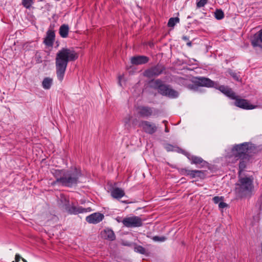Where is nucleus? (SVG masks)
<instances>
[{
	"label": "nucleus",
	"mask_w": 262,
	"mask_h": 262,
	"mask_svg": "<svg viewBox=\"0 0 262 262\" xmlns=\"http://www.w3.org/2000/svg\"><path fill=\"white\" fill-rule=\"evenodd\" d=\"M77 58L78 55L73 48H63L58 51L55 59V67L59 81L61 82L63 80L68 62Z\"/></svg>",
	"instance_id": "f257e3e1"
},
{
	"label": "nucleus",
	"mask_w": 262,
	"mask_h": 262,
	"mask_svg": "<svg viewBox=\"0 0 262 262\" xmlns=\"http://www.w3.org/2000/svg\"><path fill=\"white\" fill-rule=\"evenodd\" d=\"M249 143L245 142L242 144L234 145L231 148H228L226 150V158L229 163H234L237 160H240L239 163V171L242 173V171L246 167V164L244 159L246 158L249 148Z\"/></svg>",
	"instance_id": "f03ea898"
},
{
	"label": "nucleus",
	"mask_w": 262,
	"mask_h": 262,
	"mask_svg": "<svg viewBox=\"0 0 262 262\" xmlns=\"http://www.w3.org/2000/svg\"><path fill=\"white\" fill-rule=\"evenodd\" d=\"M51 172L56 178L54 183H60L67 187H72L78 183L81 176L80 171L76 168L72 170L52 169Z\"/></svg>",
	"instance_id": "7ed1b4c3"
},
{
	"label": "nucleus",
	"mask_w": 262,
	"mask_h": 262,
	"mask_svg": "<svg viewBox=\"0 0 262 262\" xmlns=\"http://www.w3.org/2000/svg\"><path fill=\"white\" fill-rule=\"evenodd\" d=\"M253 189V179L250 177L242 175L239 172L238 181L235 185V191L239 197L250 194Z\"/></svg>",
	"instance_id": "20e7f679"
},
{
	"label": "nucleus",
	"mask_w": 262,
	"mask_h": 262,
	"mask_svg": "<svg viewBox=\"0 0 262 262\" xmlns=\"http://www.w3.org/2000/svg\"><path fill=\"white\" fill-rule=\"evenodd\" d=\"M197 83L200 86L208 88H215L231 99L235 98V94L230 88L224 85H221L217 87V83L209 78L200 77L198 79Z\"/></svg>",
	"instance_id": "39448f33"
},
{
	"label": "nucleus",
	"mask_w": 262,
	"mask_h": 262,
	"mask_svg": "<svg viewBox=\"0 0 262 262\" xmlns=\"http://www.w3.org/2000/svg\"><path fill=\"white\" fill-rule=\"evenodd\" d=\"M127 228H136L142 226L143 220L138 216L132 215L124 217L121 221Z\"/></svg>",
	"instance_id": "423d86ee"
},
{
	"label": "nucleus",
	"mask_w": 262,
	"mask_h": 262,
	"mask_svg": "<svg viewBox=\"0 0 262 262\" xmlns=\"http://www.w3.org/2000/svg\"><path fill=\"white\" fill-rule=\"evenodd\" d=\"M66 211L71 214H77L92 211L90 207L83 208L81 206H76L73 204L69 203L64 208Z\"/></svg>",
	"instance_id": "0eeeda50"
},
{
	"label": "nucleus",
	"mask_w": 262,
	"mask_h": 262,
	"mask_svg": "<svg viewBox=\"0 0 262 262\" xmlns=\"http://www.w3.org/2000/svg\"><path fill=\"white\" fill-rule=\"evenodd\" d=\"M139 126L142 128L143 130L148 134H153L157 130V126L155 123L147 121H142L140 122Z\"/></svg>",
	"instance_id": "6e6552de"
},
{
	"label": "nucleus",
	"mask_w": 262,
	"mask_h": 262,
	"mask_svg": "<svg viewBox=\"0 0 262 262\" xmlns=\"http://www.w3.org/2000/svg\"><path fill=\"white\" fill-rule=\"evenodd\" d=\"M234 105L240 108L245 110H252L256 107V105L250 104L249 101L247 100L238 98L237 96L235 95Z\"/></svg>",
	"instance_id": "1a4fd4ad"
},
{
	"label": "nucleus",
	"mask_w": 262,
	"mask_h": 262,
	"mask_svg": "<svg viewBox=\"0 0 262 262\" xmlns=\"http://www.w3.org/2000/svg\"><path fill=\"white\" fill-rule=\"evenodd\" d=\"M152 86L157 89L159 93L163 96H166L170 87L162 84V82L158 79L152 82Z\"/></svg>",
	"instance_id": "9d476101"
},
{
	"label": "nucleus",
	"mask_w": 262,
	"mask_h": 262,
	"mask_svg": "<svg viewBox=\"0 0 262 262\" xmlns=\"http://www.w3.org/2000/svg\"><path fill=\"white\" fill-rule=\"evenodd\" d=\"M163 71V68L160 66H157L146 70L144 75L148 78H152L159 75Z\"/></svg>",
	"instance_id": "9b49d317"
},
{
	"label": "nucleus",
	"mask_w": 262,
	"mask_h": 262,
	"mask_svg": "<svg viewBox=\"0 0 262 262\" xmlns=\"http://www.w3.org/2000/svg\"><path fill=\"white\" fill-rule=\"evenodd\" d=\"M103 218V214L96 212L86 217V221L90 224H96L102 221Z\"/></svg>",
	"instance_id": "f8f14e48"
},
{
	"label": "nucleus",
	"mask_w": 262,
	"mask_h": 262,
	"mask_svg": "<svg viewBox=\"0 0 262 262\" xmlns=\"http://www.w3.org/2000/svg\"><path fill=\"white\" fill-rule=\"evenodd\" d=\"M100 235L102 238L110 241L115 240L116 237L114 231L111 229L108 228L102 230Z\"/></svg>",
	"instance_id": "ddd939ff"
},
{
	"label": "nucleus",
	"mask_w": 262,
	"mask_h": 262,
	"mask_svg": "<svg viewBox=\"0 0 262 262\" xmlns=\"http://www.w3.org/2000/svg\"><path fill=\"white\" fill-rule=\"evenodd\" d=\"M186 156L188 159L191 161V164L200 165L201 167H204L207 164L206 162L200 157L191 155L189 153L186 154Z\"/></svg>",
	"instance_id": "4468645a"
},
{
	"label": "nucleus",
	"mask_w": 262,
	"mask_h": 262,
	"mask_svg": "<svg viewBox=\"0 0 262 262\" xmlns=\"http://www.w3.org/2000/svg\"><path fill=\"white\" fill-rule=\"evenodd\" d=\"M55 34L54 31L49 30L47 32V36L43 41L44 43L48 47H52L55 40Z\"/></svg>",
	"instance_id": "2eb2a0df"
},
{
	"label": "nucleus",
	"mask_w": 262,
	"mask_h": 262,
	"mask_svg": "<svg viewBox=\"0 0 262 262\" xmlns=\"http://www.w3.org/2000/svg\"><path fill=\"white\" fill-rule=\"evenodd\" d=\"M148 61V58L145 56H137L131 58L132 63L135 65L144 64Z\"/></svg>",
	"instance_id": "dca6fc26"
},
{
	"label": "nucleus",
	"mask_w": 262,
	"mask_h": 262,
	"mask_svg": "<svg viewBox=\"0 0 262 262\" xmlns=\"http://www.w3.org/2000/svg\"><path fill=\"white\" fill-rule=\"evenodd\" d=\"M124 195L125 192L124 190L120 188H113L111 191L112 196L116 199H120Z\"/></svg>",
	"instance_id": "f3484780"
},
{
	"label": "nucleus",
	"mask_w": 262,
	"mask_h": 262,
	"mask_svg": "<svg viewBox=\"0 0 262 262\" xmlns=\"http://www.w3.org/2000/svg\"><path fill=\"white\" fill-rule=\"evenodd\" d=\"M138 113L142 117H148L151 115L152 111L148 107L142 106L139 108Z\"/></svg>",
	"instance_id": "a211bd4d"
},
{
	"label": "nucleus",
	"mask_w": 262,
	"mask_h": 262,
	"mask_svg": "<svg viewBox=\"0 0 262 262\" xmlns=\"http://www.w3.org/2000/svg\"><path fill=\"white\" fill-rule=\"evenodd\" d=\"M69 27L67 25L63 24L59 28V33L61 37L66 38L69 33Z\"/></svg>",
	"instance_id": "6ab92c4d"
},
{
	"label": "nucleus",
	"mask_w": 262,
	"mask_h": 262,
	"mask_svg": "<svg viewBox=\"0 0 262 262\" xmlns=\"http://www.w3.org/2000/svg\"><path fill=\"white\" fill-rule=\"evenodd\" d=\"M53 84V79L50 77H46L42 82V86L45 90H49Z\"/></svg>",
	"instance_id": "aec40b11"
},
{
	"label": "nucleus",
	"mask_w": 262,
	"mask_h": 262,
	"mask_svg": "<svg viewBox=\"0 0 262 262\" xmlns=\"http://www.w3.org/2000/svg\"><path fill=\"white\" fill-rule=\"evenodd\" d=\"M70 202L66 196L61 194L60 198L58 202L59 205L62 206L64 208Z\"/></svg>",
	"instance_id": "412c9836"
},
{
	"label": "nucleus",
	"mask_w": 262,
	"mask_h": 262,
	"mask_svg": "<svg viewBox=\"0 0 262 262\" xmlns=\"http://www.w3.org/2000/svg\"><path fill=\"white\" fill-rule=\"evenodd\" d=\"M166 96L170 98H176L179 96V93L170 88Z\"/></svg>",
	"instance_id": "4be33fe9"
},
{
	"label": "nucleus",
	"mask_w": 262,
	"mask_h": 262,
	"mask_svg": "<svg viewBox=\"0 0 262 262\" xmlns=\"http://www.w3.org/2000/svg\"><path fill=\"white\" fill-rule=\"evenodd\" d=\"M203 174L202 171L198 170H191L189 173V176L191 178H194L196 177H201Z\"/></svg>",
	"instance_id": "5701e85b"
},
{
	"label": "nucleus",
	"mask_w": 262,
	"mask_h": 262,
	"mask_svg": "<svg viewBox=\"0 0 262 262\" xmlns=\"http://www.w3.org/2000/svg\"><path fill=\"white\" fill-rule=\"evenodd\" d=\"M179 22V18L178 17H171L169 19L167 25L169 27H173Z\"/></svg>",
	"instance_id": "b1692460"
},
{
	"label": "nucleus",
	"mask_w": 262,
	"mask_h": 262,
	"mask_svg": "<svg viewBox=\"0 0 262 262\" xmlns=\"http://www.w3.org/2000/svg\"><path fill=\"white\" fill-rule=\"evenodd\" d=\"M34 3V0H22V5L27 9L31 8Z\"/></svg>",
	"instance_id": "393cba45"
},
{
	"label": "nucleus",
	"mask_w": 262,
	"mask_h": 262,
	"mask_svg": "<svg viewBox=\"0 0 262 262\" xmlns=\"http://www.w3.org/2000/svg\"><path fill=\"white\" fill-rule=\"evenodd\" d=\"M224 14L223 12L221 10H216L215 12V17L218 19L220 20L223 18Z\"/></svg>",
	"instance_id": "a878e982"
},
{
	"label": "nucleus",
	"mask_w": 262,
	"mask_h": 262,
	"mask_svg": "<svg viewBox=\"0 0 262 262\" xmlns=\"http://www.w3.org/2000/svg\"><path fill=\"white\" fill-rule=\"evenodd\" d=\"M260 42H261L260 41V39L258 37V34H257L255 35L254 38L252 41V45L254 47H257L259 46Z\"/></svg>",
	"instance_id": "bb28decb"
},
{
	"label": "nucleus",
	"mask_w": 262,
	"mask_h": 262,
	"mask_svg": "<svg viewBox=\"0 0 262 262\" xmlns=\"http://www.w3.org/2000/svg\"><path fill=\"white\" fill-rule=\"evenodd\" d=\"M152 239L155 242H163L166 240V238L165 236H155L152 237Z\"/></svg>",
	"instance_id": "cd10ccee"
},
{
	"label": "nucleus",
	"mask_w": 262,
	"mask_h": 262,
	"mask_svg": "<svg viewBox=\"0 0 262 262\" xmlns=\"http://www.w3.org/2000/svg\"><path fill=\"white\" fill-rule=\"evenodd\" d=\"M135 251L140 254H144L145 253V249L142 246H138L135 248Z\"/></svg>",
	"instance_id": "c85d7f7f"
},
{
	"label": "nucleus",
	"mask_w": 262,
	"mask_h": 262,
	"mask_svg": "<svg viewBox=\"0 0 262 262\" xmlns=\"http://www.w3.org/2000/svg\"><path fill=\"white\" fill-rule=\"evenodd\" d=\"M207 3V0H200L197 2L196 5L198 8L204 7Z\"/></svg>",
	"instance_id": "c756f323"
},
{
	"label": "nucleus",
	"mask_w": 262,
	"mask_h": 262,
	"mask_svg": "<svg viewBox=\"0 0 262 262\" xmlns=\"http://www.w3.org/2000/svg\"><path fill=\"white\" fill-rule=\"evenodd\" d=\"M174 148V147L170 144H167L165 146V149L168 151H174L175 150Z\"/></svg>",
	"instance_id": "7c9ffc66"
},
{
	"label": "nucleus",
	"mask_w": 262,
	"mask_h": 262,
	"mask_svg": "<svg viewBox=\"0 0 262 262\" xmlns=\"http://www.w3.org/2000/svg\"><path fill=\"white\" fill-rule=\"evenodd\" d=\"M191 171V170H188V169H183L182 170V171H181V172L183 174L189 176V173H190Z\"/></svg>",
	"instance_id": "2f4dec72"
},
{
	"label": "nucleus",
	"mask_w": 262,
	"mask_h": 262,
	"mask_svg": "<svg viewBox=\"0 0 262 262\" xmlns=\"http://www.w3.org/2000/svg\"><path fill=\"white\" fill-rule=\"evenodd\" d=\"M20 259H22V260L24 261V262H27V261L25 259H24L23 258H21L19 255L16 254L15 255V261H16V262H19Z\"/></svg>",
	"instance_id": "473e14b6"
},
{
	"label": "nucleus",
	"mask_w": 262,
	"mask_h": 262,
	"mask_svg": "<svg viewBox=\"0 0 262 262\" xmlns=\"http://www.w3.org/2000/svg\"><path fill=\"white\" fill-rule=\"evenodd\" d=\"M131 118L132 117L130 115H128L127 116H126L124 119V123L126 124H128L130 122Z\"/></svg>",
	"instance_id": "72a5a7b5"
},
{
	"label": "nucleus",
	"mask_w": 262,
	"mask_h": 262,
	"mask_svg": "<svg viewBox=\"0 0 262 262\" xmlns=\"http://www.w3.org/2000/svg\"><path fill=\"white\" fill-rule=\"evenodd\" d=\"M214 202L216 204L219 203L221 201V198L219 196H215L213 198Z\"/></svg>",
	"instance_id": "f704fd0d"
},
{
	"label": "nucleus",
	"mask_w": 262,
	"mask_h": 262,
	"mask_svg": "<svg viewBox=\"0 0 262 262\" xmlns=\"http://www.w3.org/2000/svg\"><path fill=\"white\" fill-rule=\"evenodd\" d=\"M219 206L221 208H224L226 206V204L224 202H220L219 204Z\"/></svg>",
	"instance_id": "c9c22d12"
},
{
	"label": "nucleus",
	"mask_w": 262,
	"mask_h": 262,
	"mask_svg": "<svg viewBox=\"0 0 262 262\" xmlns=\"http://www.w3.org/2000/svg\"><path fill=\"white\" fill-rule=\"evenodd\" d=\"M260 41L262 42V29L257 33Z\"/></svg>",
	"instance_id": "e433bc0d"
},
{
	"label": "nucleus",
	"mask_w": 262,
	"mask_h": 262,
	"mask_svg": "<svg viewBox=\"0 0 262 262\" xmlns=\"http://www.w3.org/2000/svg\"><path fill=\"white\" fill-rule=\"evenodd\" d=\"M232 76L235 79L238 80V77L235 74H232Z\"/></svg>",
	"instance_id": "4c0bfd02"
},
{
	"label": "nucleus",
	"mask_w": 262,
	"mask_h": 262,
	"mask_svg": "<svg viewBox=\"0 0 262 262\" xmlns=\"http://www.w3.org/2000/svg\"><path fill=\"white\" fill-rule=\"evenodd\" d=\"M121 76H120V77H119V84L120 86H121V81H120V80H121Z\"/></svg>",
	"instance_id": "58836bf2"
},
{
	"label": "nucleus",
	"mask_w": 262,
	"mask_h": 262,
	"mask_svg": "<svg viewBox=\"0 0 262 262\" xmlns=\"http://www.w3.org/2000/svg\"><path fill=\"white\" fill-rule=\"evenodd\" d=\"M183 39L184 40H188V37L186 36H184L183 37Z\"/></svg>",
	"instance_id": "ea45409f"
},
{
	"label": "nucleus",
	"mask_w": 262,
	"mask_h": 262,
	"mask_svg": "<svg viewBox=\"0 0 262 262\" xmlns=\"http://www.w3.org/2000/svg\"><path fill=\"white\" fill-rule=\"evenodd\" d=\"M187 45L189 47H190L191 46V42L190 41H189L187 43Z\"/></svg>",
	"instance_id": "a19ab883"
},
{
	"label": "nucleus",
	"mask_w": 262,
	"mask_h": 262,
	"mask_svg": "<svg viewBox=\"0 0 262 262\" xmlns=\"http://www.w3.org/2000/svg\"><path fill=\"white\" fill-rule=\"evenodd\" d=\"M165 131L166 132H169L168 129L167 128H165Z\"/></svg>",
	"instance_id": "79ce46f5"
}]
</instances>
